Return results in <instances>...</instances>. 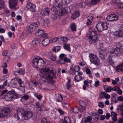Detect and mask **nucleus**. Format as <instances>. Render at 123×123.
<instances>
[{
  "label": "nucleus",
  "mask_w": 123,
  "mask_h": 123,
  "mask_svg": "<svg viewBox=\"0 0 123 123\" xmlns=\"http://www.w3.org/2000/svg\"><path fill=\"white\" fill-rule=\"evenodd\" d=\"M23 116L25 117L26 118L23 117L22 119H24L25 120H28L31 118L33 116V113L32 111H27L25 110L23 108L19 107L17 110V112L14 115V117L16 118L18 120H19V113Z\"/></svg>",
  "instance_id": "nucleus-1"
},
{
  "label": "nucleus",
  "mask_w": 123,
  "mask_h": 123,
  "mask_svg": "<svg viewBox=\"0 0 123 123\" xmlns=\"http://www.w3.org/2000/svg\"><path fill=\"white\" fill-rule=\"evenodd\" d=\"M96 31L93 30L90 31L89 33L86 35L90 44L95 43L96 42L98 39Z\"/></svg>",
  "instance_id": "nucleus-2"
},
{
  "label": "nucleus",
  "mask_w": 123,
  "mask_h": 123,
  "mask_svg": "<svg viewBox=\"0 0 123 123\" xmlns=\"http://www.w3.org/2000/svg\"><path fill=\"white\" fill-rule=\"evenodd\" d=\"M17 98L18 94L13 90L9 91L6 94L5 97V99L7 101H12Z\"/></svg>",
  "instance_id": "nucleus-3"
},
{
  "label": "nucleus",
  "mask_w": 123,
  "mask_h": 123,
  "mask_svg": "<svg viewBox=\"0 0 123 123\" xmlns=\"http://www.w3.org/2000/svg\"><path fill=\"white\" fill-rule=\"evenodd\" d=\"M89 57L90 62L96 66H98L101 64L99 59L95 55L93 54H90Z\"/></svg>",
  "instance_id": "nucleus-4"
},
{
  "label": "nucleus",
  "mask_w": 123,
  "mask_h": 123,
  "mask_svg": "<svg viewBox=\"0 0 123 123\" xmlns=\"http://www.w3.org/2000/svg\"><path fill=\"white\" fill-rule=\"evenodd\" d=\"M122 52V49L116 47L115 48L111 49L110 52V55L111 56H113L115 55L116 56H120Z\"/></svg>",
  "instance_id": "nucleus-5"
},
{
  "label": "nucleus",
  "mask_w": 123,
  "mask_h": 123,
  "mask_svg": "<svg viewBox=\"0 0 123 123\" xmlns=\"http://www.w3.org/2000/svg\"><path fill=\"white\" fill-rule=\"evenodd\" d=\"M37 28V24L33 23L30 25L27 28L26 31L27 33H31L36 30Z\"/></svg>",
  "instance_id": "nucleus-6"
},
{
  "label": "nucleus",
  "mask_w": 123,
  "mask_h": 123,
  "mask_svg": "<svg viewBox=\"0 0 123 123\" xmlns=\"http://www.w3.org/2000/svg\"><path fill=\"white\" fill-rule=\"evenodd\" d=\"M39 61L38 59L35 58L33 59L32 61L33 66L36 69L38 68L39 66L43 67V65H41L40 63H42V61Z\"/></svg>",
  "instance_id": "nucleus-7"
},
{
  "label": "nucleus",
  "mask_w": 123,
  "mask_h": 123,
  "mask_svg": "<svg viewBox=\"0 0 123 123\" xmlns=\"http://www.w3.org/2000/svg\"><path fill=\"white\" fill-rule=\"evenodd\" d=\"M44 70L45 71L46 75L48 78L52 79L55 76V74L53 71L50 70L49 68L47 69L45 68L44 69Z\"/></svg>",
  "instance_id": "nucleus-8"
},
{
  "label": "nucleus",
  "mask_w": 123,
  "mask_h": 123,
  "mask_svg": "<svg viewBox=\"0 0 123 123\" xmlns=\"http://www.w3.org/2000/svg\"><path fill=\"white\" fill-rule=\"evenodd\" d=\"M61 6L60 4V2L58 0H55V2L52 7L51 10L53 12H55L57 11V9H59Z\"/></svg>",
  "instance_id": "nucleus-9"
},
{
  "label": "nucleus",
  "mask_w": 123,
  "mask_h": 123,
  "mask_svg": "<svg viewBox=\"0 0 123 123\" xmlns=\"http://www.w3.org/2000/svg\"><path fill=\"white\" fill-rule=\"evenodd\" d=\"M10 111V109L9 108L3 107L1 110L2 112L0 114L1 117H6Z\"/></svg>",
  "instance_id": "nucleus-10"
},
{
  "label": "nucleus",
  "mask_w": 123,
  "mask_h": 123,
  "mask_svg": "<svg viewBox=\"0 0 123 123\" xmlns=\"http://www.w3.org/2000/svg\"><path fill=\"white\" fill-rule=\"evenodd\" d=\"M118 18V16L115 14H111L107 16L106 19L108 21H112L116 20Z\"/></svg>",
  "instance_id": "nucleus-11"
},
{
  "label": "nucleus",
  "mask_w": 123,
  "mask_h": 123,
  "mask_svg": "<svg viewBox=\"0 0 123 123\" xmlns=\"http://www.w3.org/2000/svg\"><path fill=\"white\" fill-rule=\"evenodd\" d=\"M79 108L81 111L85 110L86 108V102L83 100L79 102Z\"/></svg>",
  "instance_id": "nucleus-12"
},
{
  "label": "nucleus",
  "mask_w": 123,
  "mask_h": 123,
  "mask_svg": "<svg viewBox=\"0 0 123 123\" xmlns=\"http://www.w3.org/2000/svg\"><path fill=\"white\" fill-rule=\"evenodd\" d=\"M27 8L32 12L35 11L36 10V6L34 4L30 2L28 3L26 5Z\"/></svg>",
  "instance_id": "nucleus-13"
},
{
  "label": "nucleus",
  "mask_w": 123,
  "mask_h": 123,
  "mask_svg": "<svg viewBox=\"0 0 123 123\" xmlns=\"http://www.w3.org/2000/svg\"><path fill=\"white\" fill-rule=\"evenodd\" d=\"M17 0H10L9 1L10 7L11 9H13L17 6Z\"/></svg>",
  "instance_id": "nucleus-14"
},
{
  "label": "nucleus",
  "mask_w": 123,
  "mask_h": 123,
  "mask_svg": "<svg viewBox=\"0 0 123 123\" xmlns=\"http://www.w3.org/2000/svg\"><path fill=\"white\" fill-rule=\"evenodd\" d=\"M70 11V9L69 8L66 7L61 9L59 12L60 14V15L62 16L63 14H65Z\"/></svg>",
  "instance_id": "nucleus-15"
},
{
  "label": "nucleus",
  "mask_w": 123,
  "mask_h": 123,
  "mask_svg": "<svg viewBox=\"0 0 123 123\" xmlns=\"http://www.w3.org/2000/svg\"><path fill=\"white\" fill-rule=\"evenodd\" d=\"M107 53L106 50H101L99 52V56L102 59H105V57L107 55Z\"/></svg>",
  "instance_id": "nucleus-16"
},
{
  "label": "nucleus",
  "mask_w": 123,
  "mask_h": 123,
  "mask_svg": "<svg viewBox=\"0 0 123 123\" xmlns=\"http://www.w3.org/2000/svg\"><path fill=\"white\" fill-rule=\"evenodd\" d=\"M114 35L115 36L120 37H123V31L118 30L117 31L114 32Z\"/></svg>",
  "instance_id": "nucleus-17"
},
{
  "label": "nucleus",
  "mask_w": 123,
  "mask_h": 123,
  "mask_svg": "<svg viewBox=\"0 0 123 123\" xmlns=\"http://www.w3.org/2000/svg\"><path fill=\"white\" fill-rule=\"evenodd\" d=\"M50 9L48 8H46L43 10H42L41 13L42 15H48L50 13Z\"/></svg>",
  "instance_id": "nucleus-18"
},
{
  "label": "nucleus",
  "mask_w": 123,
  "mask_h": 123,
  "mask_svg": "<svg viewBox=\"0 0 123 123\" xmlns=\"http://www.w3.org/2000/svg\"><path fill=\"white\" fill-rule=\"evenodd\" d=\"M112 56H111L109 57L108 58L107 61V64L108 65H113L114 61L112 60L111 57Z\"/></svg>",
  "instance_id": "nucleus-19"
},
{
  "label": "nucleus",
  "mask_w": 123,
  "mask_h": 123,
  "mask_svg": "<svg viewBox=\"0 0 123 123\" xmlns=\"http://www.w3.org/2000/svg\"><path fill=\"white\" fill-rule=\"evenodd\" d=\"M50 43V40L48 38H45L42 40V44L44 46L48 45Z\"/></svg>",
  "instance_id": "nucleus-20"
},
{
  "label": "nucleus",
  "mask_w": 123,
  "mask_h": 123,
  "mask_svg": "<svg viewBox=\"0 0 123 123\" xmlns=\"http://www.w3.org/2000/svg\"><path fill=\"white\" fill-rule=\"evenodd\" d=\"M79 15L80 13L78 11H76L72 15L71 18L72 19H75L79 17Z\"/></svg>",
  "instance_id": "nucleus-21"
},
{
  "label": "nucleus",
  "mask_w": 123,
  "mask_h": 123,
  "mask_svg": "<svg viewBox=\"0 0 123 123\" xmlns=\"http://www.w3.org/2000/svg\"><path fill=\"white\" fill-rule=\"evenodd\" d=\"M96 27L98 31H101L104 30L102 23H99L97 24L96 25Z\"/></svg>",
  "instance_id": "nucleus-22"
},
{
  "label": "nucleus",
  "mask_w": 123,
  "mask_h": 123,
  "mask_svg": "<svg viewBox=\"0 0 123 123\" xmlns=\"http://www.w3.org/2000/svg\"><path fill=\"white\" fill-rule=\"evenodd\" d=\"M39 40V39H34L31 43V45L33 47H35L38 43V41Z\"/></svg>",
  "instance_id": "nucleus-23"
},
{
  "label": "nucleus",
  "mask_w": 123,
  "mask_h": 123,
  "mask_svg": "<svg viewBox=\"0 0 123 123\" xmlns=\"http://www.w3.org/2000/svg\"><path fill=\"white\" fill-rule=\"evenodd\" d=\"M116 69L117 71L120 72L123 71V63L117 66Z\"/></svg>",
  "instance_id": "nucleus-24"
},
{
  "label": "nucleus",
  "mask_w": 123,
  "mask_h": 123,
  "mask_svg": "<svg viewBox=\"0 0 123 123\" xmlns=\"http://www.w3.org/2000/svg\"><path fill=\"white\" fill-rule=\"evenodd\" d=\"M92 120V118L91 116H88L86 118V119L85 118H83L82 122V123H85L87 122H90Z\"/></svg>",
  "instance_id": "nucleus-25"
},
{
  "label": "nucleus",
  "mask_w": 123,
  "mask_h": 123,
  "mask_svg": "<svg viewBox=\"0 0 123 123\" xmlns=\"http://www.w3.org/2000/svg\"><path fill=\"white\" fill-rule=\"evenodd\" d=\"M49 57L52 61H54L56 59V56L52 52L49 53Z\"/></svg>",
  "instance_id": "nucleus-26"
},
{
  "label": "nucleus",
  "mask_w": 123,
  "mask_h": 123,
  "mask_svg": "<svg viewBox=\"0 0 123 123\" xmlns=\"http://www.w3.org/2000/svg\"><path fill=\"white\" fill-rule=\"evenodd\" d=\"M56 100L58 102H61L63 100L62 96L60 94H58L56 96Z\"/></svg>",
  "instance_id": "nucleus-27"
},
{
  "label": "nucleus",
  "mask_w": 123,
  "mask_h": 123,
  "mask_svg": "<svg viewBox=\"0 0 123 123\" xmlns=\"http://www.w3.org/2000/svg\"><path fill=\"white\" fill-rule=\"evenodd\" d=\"M68 41V39L66 37H61L59 38V42L61 41V43H65Z\"/></svg>",
  "instance_id": "nucleus-28"
},
{
  "label": "nucleus",
  "mask_w": 123,
  "mask_h": 123,
  "mask_svg": "<svg viewBox=\"0 0 123 123\" xmlns=\"http://www.w3.org/2000/svg\"><path fill=\"white\" fill-rule=\"evenodd\" d=\"M43 31L38 29L35 32V34L37 36H39L41 35L43 33Z\"/></svg>",
  "instance_id": "nucleus-29"
},
{
  "label": "nucleus",
  "mask_w": 123,
  "mask_h": 123,
  "mask_svg": "<svg viewBox=\"0 0 123 123\" xmlns=\"http://www.w3.org/2000/svg\"><path fill=\"white\" fill-rule=\"evenodd\" d=\"M67 79H68V81L66 84V86L67 89L69 90L71 87V85L70 84L71 80L68 79V78Z\"/></svg>",
  "instance_id": "nucleus-30"
},
{
  "label": "nucleus",
  "mask_w": 123,
  "mask_h": 123,
  "mask_svg": "<svg viewBox=\"0 0 123 123\" xmlns=\"http://www.w3.org/2000/svg\"><path fill=\"white\" fill-rule=\"evenodd\" d=\"M82 77L79 75H76L74 79L76 82H79L82 79Z\"/></svg>",
  "instance_id": "nucleus-31"
},
{
  "label": "nucleus",
  "mask_w": 123,
  "mask_h": 123,
  "mask_svg": "<svg viewBox=\"0 0 123 123\" xmlns=\"http://www.w3.org/2000/svg\"><path fill=\"white\" fill-rule=\"evenodd\" d=\"M71 29L73 31H75L76 30V27L75 23H73L71 24L70 25Z\"/></svg>",
  "instance_id": "nucleus-32"
},
{
  "label": "nucleus",
  "mask_w": 123,
  "mask_h": 123,
  "mask_svg": "<svg viewBox=\"0 0 123 123\" xmlns=\"http://www.w3.org/2000/svg\"><path fill=\"white\" fill-rule=\"evenodd\" d=\"M60 49L61 48L60 46H56L52 49V51L53 52H57L59 51Z\"/></svg>",
  "instance_id": "nucleus-33"
},
{
  "label": "nucleus",
  "mask_w": 123,
  "mask_h": 123,
  "mask_svg": "<svg viewBox=\"0 0 123 123\" xmlns=\"http://www.w3.org/2000/svg\"><path fill=\"white\" fill-rule=\"evenodd\" d=\"M101 94H102V95L104 96V98L106 99H108L110 98V95L108 94H107L105 92H102Z\"/></svg>",
  "instance_id": "nucleus-34"
},
{
  "label": "nucleus",
  "mask_w": 123,
  "mask_h": 123,
  "mask_svg": "<svg viewBox=\"0 0 123 123\" xmlns=\"http://www.w3.org/2000/svg\"><path fill=\"white\" fill-rule=\"evenodd\" d=\"M71 110L73 112L76 113H78L79 111V108L76 106L72 108Z\"/></svg>",
  "instance_id": "nucleus-35"
},
{
  "label": "nucleus",
  "mask_w": 123,
  "mask_h": 123,
  "mask_svg": "<svg viewBox=\"0 0 123 123\" xmlns=\"http://www.w3.org/2000/svg\"><path fill=\"white\" fill-rule=\"evenodd\" d=\"M93 18V17L91 16L90 18H88L87 19V21L86 22V24L87 25H90L91 24Z\"/></svg>",
  "instance_id": "nucleus-36"
},
{
  "label": "nucleus",
  "mask_w": 123,
  "mask_h": 123,
  "mask_svg": "<svg viewBox=\"0 0 123 123\" xmlns=\"http://www.w3.org/2000/svg\"><path fill=\"white\" fill-rule=\"evenodd\" d=\"M65 55L63 54H61L59 55V57L60 59L59 60V61L60 62H62V61H63L64 60V58H65L64 57V56Z\"/></svg>",
  "instance_id": "nucleus-37"
},
{
  "label": "nucleus",
  "mask_w": 123,
  "mask_h": 123,
  "mask_svg": "<svg viewBox=\"0 0 123 123\" xmlns=\"http://www.w3.org/2000/svg\"><path fill=\"white\" fill-rule=\"evenodd\" d=\"M71 62V61L70 59H68L67 58L65 57L64 58L63 62H61L62 64H64L65 62L67 63H70Z\"/></svg>",
  "instance_id": "nucleus-38"
},
{
  "label": "nucleus",
  "mask_w": 123,
  "mask_h": 123,
  "mask_svg": "<svg viewBox=\"0 0 123 123\" xmlns=\"http://www.w3.org/2000/svg\"><path fill=\"white\" fill-rule=\"evenodd\" d=\"M29 97L28 95L25 94L21 97V99L27 100L28 99Z\"/></svg>",
  "instance_id": "nucleus-39"
},
{
  "label": "nucleus",
  "mask_w": 123,
  "mask_h": 123,
  "mask_svg": "<svg viewBox=\"0 0 123 123\" xmlns=\"http://www.w3.org/2000/svg\"><path fill=\"white\" fill-rule=\"evenodd\" d=\"M102 25L103 27V28L104 30H106L108 29V26L107 25V24L105 22L102 23Z\"/></svg>",
  "instance_id": "nucleus-40"
},
{
  "label": "nucleus",
  "mask_w": 123,
  "mask_h": 123,
  "mask_svg": "<svg viewBox=\"0 0 123 123\" xmlns=\"http://www.w3.org/2000/svg\"><path fill=\"white\" fill-rule=\"evenodd\" d=\"M70 121V119L68 117H65L63 122L64 123H68V122Z\"/></svg>",
  "instance_id": "nucleus-41"
},
{
  "label": "nucleus",
  "mask_w": 123,
  "mask_h": 123,
  "mask_svg": "<svg viewBox=\"0 0 123 123\" xmlns=\"http://www.w3.org/2000/svg\"><path fill=\"white\" fill-rule=\"evenodd\" d=\"M72 0H62V3L64 5H67Z\"/></svg>",
  "instance_id": "nucleus-42"
},
{
  "label": "nucleus",
  "mask_w": 123,
  "mask_h": 123,
  "mask_svg": "<svg viewBox=\"0 0 123 123\" xmlns=\"http://www.w3.org/2000/svg\"><path fill=\"white\" fill-rule=\"evenodd\" d=\"M63 47L65 49L69 51L70 49V46L68 45L67 44H64L63 45Z\"/></svg>",
  "instance_id": "nucleus-43"
},
{
  "label": "nucleus",
  "mask_w": 123,
  "mask_h": 123,
  "mask_svg": "<svg viewBox=\"0 0 123 123\" xmlns=\"http://www.w3.org/2000/svg\"><path fill=\"white\" fill-rule=\"evenodd\" d=\"M101 0H92L91 4L92 5H95L97 3L99 2Z\"/></svg>",
  "instance_id": "nucleus-44"
},
{
  "label": "nucleus",
  "mask_w": 123,
  "mask_h": 123,
  "mask_svg": "<svg viewBox=\"0 0 123 123\" xmlns=\"http://www.w3.org/2000/svg\"><path fill=\"white\" fill-rule=\"evenodd\" d=\"M39 60V61H42V63H40V64H41V65H43V66L46 63V59L44 58L42 59L41 60Z\"/></svg>",
  "instance_id": "nucleus-45"
},
{
  "label": "nucleus",
  "mask_w": 123,
  "mask_h": 123,
  "mask_svg": "<svg viewBox=\"0 0 123 123\" xmlns=\"http://www.w3.org/2000/svg\"><path fill=\"white\" fill-rule=\"evenodd\" d=\"M117 48H119V49H122L123 48V44L121 43H119L117 45Z\"/></svg>",
  "instance_id": "nucleus-46"
},
{
  "label": "nucleus",
  "mask_w": 123,
  "mask_h": 123,
  "mask_svg": "<svg viewBox=\"0 0 123 123\" xmlns=\"http://www.w3.org/2000/svg\"><path fill=\"white\" fill-rule=\"evenodd\" d=\"M94 115L95 117L94 118V119L96 121L98 120L100 117L99 115L98 114L95 113Z\"/></svg>",
  "instance_id": "nucleus-47"
},
{
  "label": "nucleus",
  "mask_w": 123,
  "mask_h": 123,
  "mask_svg": "<svg viewBox=\"0 0 123 123\" xmlns=\"http://www.w3.org/2000/svg\"><path fill=\"white\" fill-rule=\"evenodd\" d=\"M58 40V41H59V38H58L57 37H56L53 39H52L51 41L53 43H55Z\"/></svg>",
  "instance_id": "nucleus-48"
},
{
  "label": "nucleus",
  "mask_w": 123,
  "mask_h": 123,
  "mask_svg": "<svg viewBox=\"0 0 123 123\" xmlns=\"http://www.w3.org/2000/svg\"><path fill=\"white\" fill-rule=\"evenodd\" d=\"M41 123H49L48 122L47 119L44 118H43L41 120Z\"/></svg>",
  "instance_id": "nucleus-49"
},
{
  "label": "nucleus",
  "mask_w": 123,
  "mask_h": 123,
  "mask_svg": "<svg viewBox=\"0 0 123 123\" xmlns=\"http://www.w3.org/2000/svg\"><path fill=\"white\" fill-rule=\"evenodd\" d=\"M74 68H74V70L75 72H77L80 70V68L78 66H76L74 67Z\"/></svg>",
  "instance_id": "nucleus-50"
},
{
  "label": "nucleus",
  "mask_w": 123,
  "mask_h": 123,
  "mask_svg": "<svg viewBox=\"0 0 123 123\" xmlns=\"http://www.w3.org/2000/svg\"><path fill=\"white\" fill-rule=\"evenodd\" d=\"M60 113L61 115H63L64 114V113L63 111L60 109L58 108L56 109Z\"/></svg>",
  "instance_id": "nucleus-51"
},
{
  "label": "nucleus",
  "mask_w": 123,
  "mask_h": 123,
  "mask_svg": "<svg viewBox=\"0 0 123 123\" xmlns=\"http://www.w3.org/2000/svg\"><path fill=\"white\" fill-rule=\"evenodd\" d=\"M98 106L99 107L101 108H103L104 107V104L103 102H100L98 104Z\"/></svg>",
  "instance_id": "nucleus-52"
},
{
  "label": "nucleus",
  "mask_w": 123,
  "mask_h": 123,
  "mask_svg": "<svg viewBox=\"0 0 123 123\" xmlns=\"http://www.w3.org/2000/svg\"><path fill=\"white\" fill-rule=\"evenodd\" d=\"M119 89V88L117 86H115L112 88V90L114 91H116Z\"/></svg>",
  "instance_id": "nucleus-53"
},
{
  "label": "nucleus",
  "mask_w": 123,
  "mask_h": 123,
  "mask_svg": "<svg viewBox=\"0 0 123 123\" xmlns=\"http://www.w3.org/2000/svg\"><path fill=\"white\" fill-rule=\"evenodd\" d=\"M17 47L16 44V43H13L11 45V48L12 49H15Z\"/></svg>",
  "instance_id": "nucleus-54"
},
{
  "label": "nucleus",
  "mask_w": 123,
  "mask_h": 123,
  "mask_svg": "<svg viewBox=\"0 0 123 123\" xmlns=\"http://www.w3.org/2000/svg\"><path fill=\"white\" fill-rule=\"evenodd\" d=\"M100 82L98 80L96 81L95 82V85L96 87H97L99 85Z\"/></svg>",
  "instance_id": "nucleus-55"
},
{
  "label": "nucleus",
  "mask_w": 123,
  "mask_h": 123,
  "mask_svg": "<svg viewBox=\"0 0 123 123\" xmlns=\"http://www.w3.org/2000/svg\"><path fill=\"white\" fill-rule=\"evenodd\" d=\"M70 72H72V73H73V74H72V75H73V74L74 75L75 74V71L74 70V69H73V68L70 67Z\"/></svg>",
  "instance_id": "nucleus-56"
},
{
  "label": "nucleus",
  "mask_w": 123,
  "mask_h": 123,
  "mask_svg": "<svg viewBox=\"0 0 123 123\" xmlns=\"http://www.w3.org/2000/svg\"><path fill=\"white\" fill-rule=\"evenodd\" d=\"M119 28L118 30L123 31V24H120L119 26Z\"/></svg>",
  "instance_id": "nucleus-57"
},
{
  "label": "nucleus",
  "mask_w": 123,
  "mask_h": 123,
  "mask_svg": "<svg viewBox=\"0 0 123 123\" xmlns=\"http://www.w3.org/2000/svg\"><path fill=\"white\" fill-rule=\"evenodd\" d=\"M112 90V88L111 87H108L106 89V92H109Z\"/></svg>",
  "instance_id": "nucleus-58"
},
{
  "label": "nucleus",
  "mask_w": 123,
  "mask_h": 123,
  "mask_svg": "<svg viewBox=\"0 0 123 123\" xmlns=\"http://www.w3.org/2000/svg\"><path fill=\"white\" fill-rule=\"evenodd\" d=\"M89 83V82L86 80H85L84 82V85L86 86L87 87L88 86V84Z\"/></svg>",
  "instance_id": "nucleus-59"
},
{
  "label": "nucleus",
  "mask_w": 123,
  "mask_h": 123,
  "mask_svg": "<svg viewBox=\"0 0 123 123\" xmlns=\"http://www.w3.org/2000/svg\"><path fill=\"white\" fill-rule=\"evenodd\" d=\"M41 36L42 37H44L47 36V34L46 33L44 32L43 31V33L42 34Z\"/></svg>",
  "instance_id": "nucleus-60"
},
{
  "label": "nucleus",
  "mask_w": 123,
  "mask_h": 123,
  "mask_svg": "<svg viewBox=\"0 0 123 123\" xmlns=\"http://www.w3.org/2000/svg\"><path fill=\"white\" fill-rule=\"evenodd\" d=\"M118 99L120 101H123V97L122 96H119L118 98Z\"/></svg>",
  "instance_id": "nucleus-61"
},
{
  "label": "nucleus",
  "mask_w": 123,
  "mask_h": 123,
  "mask_svg": "<svg viewBox=\"0 0 123 123\" xmlns=\"http://www.w3.org/2000/svg\"><path fill=\"white\" fill-rule=\"evenodd\" d=\"M123 3L119 4L118 7L119 9H122L123 8Z\"/></svg>",
  "instance_id": "nucleus-62"
},
{
  "label": "nucleus",
  "mask_w": 123,
  "mask_h": 123,
  "mask_svg": "<svg viewBox=\"0 0 123 123\" xmlns=\"http://www.w3.org/2000/svg\"><path fill=\"white\" fill-rule=\"evenodd\" d=\"M110 116V114L109 113H107L106 115V118L107 119H109Z\"/></svg>",
  "instance_id": "nucleus-63"
},
{
  "label": "nucleus",
  "mask_w": 123,
  "mask_h": 123,
  "mask_svg": "<svg viewBox=\"0 0 123 123\" xmlns=\"http://www.w3.org/2000/svg\"><path fill=\"white\" fill-rule=\"evenodd\" d=\"M8 71L7 69L4 68L3 70V72L4 74H6L7 73Z\"/></svg>",
  "instance_id": "nucleus-64"
}]
</instances>
